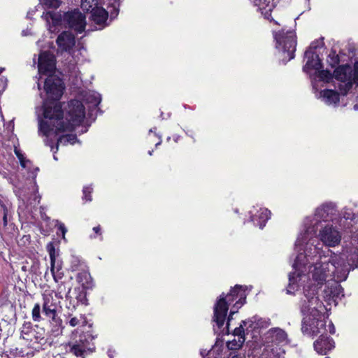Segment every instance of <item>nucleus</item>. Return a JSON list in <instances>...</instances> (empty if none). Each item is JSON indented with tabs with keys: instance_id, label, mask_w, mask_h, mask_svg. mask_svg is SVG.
Masks as SVG:
<instances>
[{
	"instance_id": "obj_1",
	"label": "nucleus",
	"mask_w": 358,
	"mask_h": 358,
	"mask_svg": "<svg viewBox=\"0 0 358 358\" xmlns=\"http://www.w3.org/2000/svg\"><path fill=\"white\" fill-rule=\"evenodd\" d=\"M352 233L351 240L345 243L341 254L334 253L330 257L322 255L320 249L309 242L303 244V249L295 250L298 253L293 264L294 272L289 275V284L287 287V294H294L299 287V282L307 284L304 289L310 287L315 289V296H317L319 287L323 284L336 280L345 281L351 269L358 266V229Z\"/></svg>"
},
{
	"instance_id": "obj_28",
	"label": "nucleus",
	"mask_w": 358,
	"mask_h": 358,
	"mask_svg": "<svg viewBox=\"0 0 358 358\" xmlns=\"http://www.w3.org/2000/svg\"><path fill=\"white\" fill-rule=\"evenodd\" d=\"M327 62L331 66H334L339 62L338 55L336 54V51L331 50L328 55Z\"/></svg>"
},
{
	"instance_id": "obj_10",
	"label": "nucleus",
	"mask_w": 358,
	"mask_h": 358,
	"mask_svg": "<svg viewBox=\"0 0 358 358\" xmlns=\"http://www.w3.org/2000/svg\"><path fill=\"white\" fill-rule=\"evenodd\" d=\"M276 48L282 52V60L287 62L294 57L296 46V36L293 30L282 29L274 33Z\"/></svg>"
},
{
	"instance_id": "obj_24",
	"label": "nucleus",
	"mask_w": 358,
	"mask_h": 358,
	"mask_svg": "<svg viewBox=\"0 0 358 358\" xmlns=\"http://www.w3.org/2000/svg\"><path fill=\"white\" fill-rule=\"evenodd\" d=\"M84 101L90 104V108H96L101 101V95L94 91L86 92L83 95Z\"/></svg>"
},
{
	"instance_id": "obj_26",
	"label": "nucleus",
	"mask_w": 358,
	"mask_h": 358,
	"mask_svg": "<svg viewBox=\"0 0 358 358\" xmlns=\"http://www.w3.org/2000/svg\"><path fill=\"white\" fill-rule=\"evenodd\" d=\"M69 319L67 323L72 327H75L80 324L85 325L86 324L85 317L81 314L77 316H73L72 315H69Z\"/></svg>"
},
{
	"instance_id": "obj_46",
	"label": "nucleus",
	"mask_w": 358,
	"mask_h": 358,
	"mask_svg": "<svg viewBox=\"0 0 358 358\" xmlns=\"http://www.w3.org/2000/svg\"><path fill=\"white\" fill-rule=\"evenodd\" d=\"M203 354H204V352H201V355L202 356H204V355H203Z\"/></svg>"
},
{
	"instance_id": "obj_45",
	"label": "nucleus",
	"mask_w": 358,
	"mask_h": 358,
	"mask_svg": "<svg viewBox=\"0 0 358 358\" xmlns=\"http://www.w3.org/2000/svg\"><path fill=\"white\" fill-rule=\"evenodd\" d=\"M203 354H204V352H201V355L202 356H204V355H203Z\"/></svg>"
},
{
	"instance_id": "obj_15",
	"label": "nucleus",
	"mask_w": 358,
	"mask_h": 358,
	"mask_svg": "<svg viewBox=\"0 0 358 358\" xmlns=\"http://www.w3.org/2000/svg\"><path fill=\"white\" fill-rule=\"evenodd\" d=\"M252 326L253 322L252 321H243L241 324L234 330L233 335L234 338L232 341L227 342V348L231 350L240 349L245 341V331L243 329L244 327H246V331H248L249 328H255V327Z\"/></svg>"
},
{
	"instance_id": "obj_6",
	"label": "nucleus",
	"mask_w": 358,
	"mask_h": 358,
	"mask_svg": "<svg viewBox=\"0 0 358 358\" xmlns=\"http://www.w3.org/2000/svg\"><path fill=\"white\" fill-rule=\"evenodd\" d=\"M246 287L236 285L230 292L224 295L222 294L214 306V321L219 328L222 327L225 322L229 306L234 301L235 303L228 317L227 324V332L229 331V322L232 320V315L237 313L238 310L245 303L247 296Z\"/></svg>"
},
{
	"instance_id": "obj_14",
	"label": "nucleus",
	"mask_w": 358,
	"mask_h": 358,
	"mask_svg": "<svg viewBox=\"0 0 358 358\" xmlns=\"http://www.w3.org/2000/svg\"><path fill=\"white\" fill-rule=\"evenodd\" d=\"M45 331L43 328L31 324H24L21 330V338L27 341H33L43 345L45 343Z\"/></svg>"
},
{
	"instance_id": "obj_16",
	"label": "nucleus",
	"mask_w": 358,
	"mask_h": 358,
	"mask_svg": "<svg viewBox=\"0 0 358 358\" xmlns=\"http://www.w3.org/2000/svg\"><path fill=\"white\" fill-rule=\"evenodd\" d=\"M64 20L69 26L78 33L85 30L86 22L85 17L78 10L69 12L64 15Z\"/></svg>"
},
{
	"instance_id": "obj_2",
	"label": "nucleus",
	"mask_w": 358,
	"mask_h": 358,
	"mask_svg": "<svg viewBox=\"0 0 358 358\" xmlns=\"http://www.w3.org/2000/svg\"><path fill=\"white\" fill-rule=\"evenodd\" d=\"M38 69L41 77L48 76L44 83L47 99L41 108L44 119L38 117L39 134L45 137L44 142L52 150L54 142L57 141L55 153L59 145H65L67 143L73 145L77 141L76 135L62 134L73 131L83 122L85 117V107L82 102L71 100L66 108L64 120L61 105L57 102L62 97L64 87L62 80L53 75L56 69L55 56L49 52H42L38 58Z\"/></svg>"
},
{
	"instance_id": "obj_33",
	"label": "nucleus",
	"mask_w": 358,
	"mask_h": 358,
	"mask_svg": "<svg viewBox=\"0 0 358 358\" xmlns=\"http://www.w3.org/2000/svg\"><path fill=\"white\" fill-rule=\"evenodd\" d=\"M56 226L58 227L59 230L62 232V238L64 239L65 234L67 231L66 227L64 226V224L63 223L59 222L58 220H57Z\"/></svg>"
},
{
	"instance_id": "obj_20",
	"label": "nucleus",
	"mask_w": 358,
	"mask_h": 358,
	"mask_svg": "<svg viewBox=\"0 0 358 358\" xmlns=\"http://www.w3.org/2000/svg\"><path fill=\"white\" fill-rule=\"evenodd\" d=\"M57 43L61 51L69 52L75 45V37L71 32L64 31L57 37Z\"/></svg>"
},
{
	"instance_id": "obj_22",
	"label": "nucleus",
	"mask_w": 358,
	"mask_h": 358,
	"mask_svg": "<svg viewBox=\"0 0 358 358\" xmlns=\"http://www.w3.org/2000/svg\"><path fill=\"white\" fill-rule=\"evenodd\" d=\"M334 348V341L326 336L325 334L320 336V338L314 343L315 350L320 354H326Z\"/></svg>"
},
{
	"instance_id": "obj_41",
	"label": "nucleus",
	"mask_w": 358,
	"mask_h": 358,
	"mask_svg": "<svg viewBox=\"0 0 358 358\" xmlns=\"http://www.w3.org/2000/svg\"><path fill=\"white\" fill-rule=\"evenodd\" d=\"M3 221H4L5 223H6V222H7V220H6V215H4Z\"/></svg>"
},
{
	"instance_id": "obj_17",
	"label": "nucleus",
	"mask_w": 358,
	"mask_h": 358,
	"mask_svg": "<svg viewBox=\"0 0 358 358\" xmlns=\"http://www.w3.org/2000/svg\"><path fill=\"white\" fill-rule=\"evenodd\" d=\"M43 312L48 318L55 320L59 303L56 295L54 296L52 294L46 293L43 294Z\"/></svg>"
},
{
	"instance_id": "obj_13",
	"label": "nucleus",
	"mask_w": 358,
	"mask_h": 358,
	"mask_svg": "<svg viewBox=\"0 0 358 358\" xmlns=\"http://www.w3.org/2000/svg\"><path fill=\"white\" fill-rule=\"evenodd\" d=\"M93 340L94 337L89 333L80 335L79 340L70 345V351L77 357L83 356L87 352H92L94 350Z\"/></svg>"
},
{
	"instance_id": "obj_40",
	"label": "nucleus",
	"mask_w": 358,
	"mask_h": 358,
	"mask_svg": "<svg viewBox=\"0 0 358 358\" xmlns=\"http://www.w3.org/2000/svg\"><path fill=\"white\" fill-rule=\"evenodd\" d=\"M155 129H156L155 128L150 129V131H149V132H150V133H151V132H155Z\"/></svg>"
},
{
	"instance_id": "obj_25",
	"label": "nucleus",
	"mask_w": 358,
	"mask_h": 358,
	"mask_svg": "<svg viewBox=\"0 0 358 358\" xmlns=\"http://www.w3.org/2000/svg\"><path fill=\"white\" fill-rule=\"evenodd\" d=\"M76 280L80 283L84 289L92 287V281L90 273L83 271L78 273Z\"/></svg>"
},
{
	"instance_id": "obj_9",
	"label": "nucleus",
	"mask_w": 358,
	"mask_h": 358,
	"mask_svg": "<svg viewBox=\"0 0 358 358\" xmlns=\"http://www.w3.org/2000/svg\"><path fill=\"white\" fill-rule=\"evenodd\" d=\"M305 57L307 58V62L303 69L310 75L313 87L316 88V83H329L332 78L331 73L329 71L322 70V64L318 55L309 49L306 51Z\"/></svg>"
},
{
	"instance_id": "obj_38",
	"label": "nucleus",
	"mask_w": 358,
	"mask_h": 358,
	"mask_svg": "<svg viewBox=\"0 0 358 358\" xmlns=\"http://www.w3.org/2000/svg\"><path fill=\"white\" fill-rule=\"evenodd\" d=\"M70 291H71V288H69V290H68L67 293L66 294V298H69V295Z\"/></svg>"
},
{
	"instance_id": "obj_49",
	"label": "nucleus",
	"mask_w": 358,
	"mask_h": 358,
	"mask_svg": "<svg viewBox=\"0 0 358 358\" xmlns=\"http://www.w3.org/2000/svg\"><path fill=\"white\" fill-rule=\"evenodd\" d=\"M357 99H358V96H357Z\"/></svg>"
},
{
	"instance_id": "obj_4",
	"label": "nucleus",
	"mask_w": 358,
	"mask_h": 358,
	"mask_svg": "<svg viewBox=\"0 0 358 358\" xmlns=\"http://www.w3.org/2000/svg\"><path fill=\"white\" fill-rule=\"evenodd\" d=\"M315 290L310 287L305 288L304 297L301 298L300 302V310L303 316L301 330L311 336L318 334L323 336L328 331L324 320L327 308L318 296H315ZM328 327L330 334L335 333V327L331 322Z\"/></svg>"
},
{
	"instance_id": "obj_18",
	"label": "nucleus",
	"mask_w": 358,
	"mask_h": 358,
	"mask_svg": "<svg viewBox=\"0 0 358 358\" xmlns=\"http://www.w3.org/2000/svg\"><path fill=\"white\" fill-rule=\"evenodd\" d=\"M249 213L250 215L251 221H252L255 224L259 226L260 229H262L265 226L271 214L267 208H258L257 206H253L249 211Z\"/></svg>"
},
{
	"instance_id": "obj_39",
	"label": "nucleus",
	"mask_w": 358,
	"mask_h": 358,
	"mask_svg": "<svg viewBox=\"0 0 358 358\" xmlns=\"http://www.w3.org/2000/svg\"><path fill=\"white\" fill-rule=\"evenodd\" d=\"M354 109H355V110H358V104H355V105L354 106Z\"/></svg>"
},
{
	"instance_id": "obj_11",
	"label": "nucleus",
	"mask_w": 358,
	"mask_h": 358,
	"mask_svg": "<svg viewBox=\"0 0 358 358\" xmlns=\"http://www.w3.org/2000/svg\"><path fill=\"white\" fill-rule=\"evenodd\" d=\"M317 239L323 245L328 248H335L340 245L342 239L341 231L333 224H326L318 227Z\"/></svg>"
},
{
	"instance_id": "obj_5",
	"label": "nucleus",
	"mask_w": 358,
	"mask_h": 358,
	"mask_svg": "<svg viewBox=\"0 0 358 358\" xmlns=\"http://www.w3.org/2000/svg\"><path fill=\"white\" fill-rule=\"evenodd\" d=\"M334 75V86L338 87L339 92L329 89L319 90L318 83H316V88H313L317 99L328 106H336L341 96L347 95L354 84L358 85V62L354 64L353 69L348 64L338 66Z\"/></svg>"
},
{
	"instance_id": "obj_36",
	"label": "nucleus",
	"mask_w": 358,
	"mask_h": 358,
	"mask_svg": "<svg viewBox=\"0 0 358 358\" xmlns=\"http://www.w3.org/2000/svg\"><path fill=\"white\" fill-rule=\"evenodd\" d=\"M115 352V351H113L111 349H109L108 351V355L110 358H113V353Z\"/></svg>"
},
{
	"instance_id": "obj_31",
	"label": "nucleus",
	"mask_w": 358,
	"mask_h": 358,
	"mask_svg": "<svg viewBox=\"0 0 358 358\" xmlns=\"http://www.w3.org/2000/svg\"><path fill=\"white\" fill-rule=\"evenodd\" d=\"M83 199H85L87 201H90L92 200L91 193L92 192V188L91 187H85L83 188Z\"/></svg>"
},
{
	"instance_id": "obj_19",
	"label": "nucleus",
	"mask_w": 358,
	"mask_h": 358,
	"mask_svg": "<svg viewBox=\"0 0 358 358\" xmlns=\"http://www.w3.org/2000/svg\"><path fill=\"white\" fill-rule=\"evenodd\" d=\"M48 250L51 263L50 271L55 281L57 282L59 280L62 279L63 276L62 272L60 271L62 269V264L59 262H57L55 257V250L52 244H50L48 246Z\"/></svg>"
},
{
	"instance_id": "obj_27",
	"label": "nucleus",
	"mask_w": 358,
	"mask_h": 358,
	"mask_svg": "<svg viewBox=\"0 0 358 358\" xmlns=\"http://www.w3.org/2000/svg\"><path fill=\"white\" fill-rule=\"evenodd\" d=\"M15 153L20 160L22 167L27 169L29 171H30L31 162L26 159L24 155L22 154L21 151L17 148H15Z\"/></svg>"
},
{
	"instance_id": "obj_8",
	"label": "nucleus",
	"mask_w": 358,
	"mask_h": 358,
	"mask_svg": "<svg viewBox=\"0 0 358 358\" xmlns=\"http://www.w3.org/2000/svg\"><path fill=\"white\" fill-rule=\"evenodd\" d=\"M264 358H285L283 347L289 343L287 334L278 327L271 328L263 336Z\"/></svg>"
},
{
	"instance_id": "obj_29",
	"label": "nucleus",
	"mask_w": 358,
	"mask_h": 358,
	"mask_svg": "<svg viewBox=\"0 0 358 358\" xmlns=\"http://www.w3.org/2000/svg\"><path fill=\"white\" fill-rule=\"evenodd\" d=\"M32 318L35 322H40L41 320V306L39 303H36L32 309Z\"/></svg>"
},
{
	"instance_id": "obj_37",
	"label": "nucleus",
	"mask_w": 358,
	"mask_h": 358,
	"mask_svg": "<svg viewBox=\"0 0 358 358\" xmlns=\"http://www.w3.org/2000/svg\"><path fill=\"white\" fill-rule=\"evenodd\" d=\"M159 141L156 143V147H157L162 143L161 137H159Z\"/></svg>"
},
{
	"instance_id": "obj_48",
	"label": "nucleus",
	"mask_w": 358,
	"mask_h": 358,
	"mask_svg": "<svg viewBox=\"0 0 358 358\" xmlns=\"http://www.w3.org/2000/svg\"><path fill=\"white\" fill-rule=\"evenodd\" d=\"M324 358H330V357H324Z\"/></svg>"
},
{
	"instance_id": "obj_44",
	"label": "nucleus",
	"mask_w": 358,
	"mask_h": 358,
	"mask_svg": "<svg viewBox=\"0 0 358 358\" xmlns=\"http://www.w3.org/2000/svg\"><path fill=\"white\" fill-rule=\"evenodd\" d=\"M54 159H55V160H57V158L56 157V156H55V155H54Z\"/></svg>"
},
{
	"instance_id": "obj_7",
	"label": "nucleus",
	"mask_w": 358,
	"mask_h": 358,
	"mask_svg": "<svg viewBox=\"0 0 358 358\" xmlns=\"http://www.w3.org/2000/svg\"><path fill=\"white\" fill-rule=\"evenodd\" d=\"M120 0H81V8L90 13V20L101 29L108 25L109 13L111 17L118 13Z\"/></svg>"
},
{
	"instance_id": "obj_32",
	"label": "nucleus",
	"mask_w": 358,
	"mask_h": 358,
	"mask_svg": "<svg viewBox=\"0 0 358 358\" xmlns=\"http://www.w3.org/2000/svg\"><path fill=\"white\" fill-rule=\"evenodd\" d=\"M77 300L81 303L82 304H87V298H86V292L84 291L80 292V293L77 296Z\"/></svg>"
},
{
	"instance_id": "obj_43",
	"label": "nucleus",
	"mask_w": 358,
	"mask_h": 358,
	"mask_svg": "<svg viewBox=\"0 0 358 358\" xmlns=\"http://www.w3.org/2000/svg\"><path fill=\"white\" fill-rule=\"evenodd\" d=\"M38 90H40V89H41V85H40V83H38Z\"/></svg>"
},
{
	"instance_id": "obj_42",
	"label": "nucleus",
	"mask_w": 358,
	"mask_h": 358,
	"mask_svg": "<svg viewBox=\"0 0 358 358\" xmlns=\"http://www.w3.org/2000/svg\"><path fill=\"white\" fill-rule=\"evenodd\" d=\"M152 152H153L152 150V151H149V152H148V154H149L150 155H152Z\"/></svg>"
},
{
	"instance_id": "obj_23",
	"label": "nucleus",
	"mask_w": 358,
	"mask_h": 358,
	"mask_svg": "<svg viewBox=\"0 0 358 358\" xmlns=\"http://www.w3.org/2000/svg\"><path fill=\"white\" fill-rule=\"evenodd\" d=\"M42 17L47 22L48 29L51 32L56 31V27L60 24V16L54 12H46Z\"/></svg>"
},
{
	"instance_id": "obj_34",
	"label": "nucleus",
	"mask_w": 358,
	"mask_h": 358,
	"mask_svg": "<svg viewBox=\"0 0 358 358\" xmlns=\"http://www.w3.org/2000/svg\"><path fill=\"white\" fill-rule=\"evenodd\" d=\"M317 234H316L314 236V238H313V240H312V241H310L309 242V243H310V244L311 243H315V242L317 241ZM313 245H315V244H313ZM318 245H320V243H317V245H315V246H317V247L320 249V250L321 251V255H322L323 251H322V250L318 247Z\"/></svg>"
},
{
	"instance_id": "obj_30",
	"label": "nucleus",
	"mask_w": 358,
	"mask_h": 358,
	"mask_svg": "<svg viewBox=\"0 0 358 358\" xmlns=\"http://www.w3.org/2000/svg\"><path fill=\"white\" fill-rule=\"evenodd\" d=\"M41 3L48 8H57L60 5L59 0H40Z\"/></svg>"
},
{
	"instance_id": "obj_47",
	"label": "nucleus",
	"mask_w": 358,
	"mask_h": 358,
	"mask_svg": "<svg viewBox=\"0 0 358 358\" xmlns=\"http://www.w3.org/2000/svg\"><path fill=\"white\" fill-rule=\"evenodd\" d=\"M34 64H36V59L34 58Z\"/></svg>"
},
{
	"instance_id": "obj_21",
	"label": "nucleus",
	"mask_w": 358,
	"mask_h": 358,
	"mask_svg": "<svg viewBox=\"0 0 358 358\" xmlns=\"http://www.w3.org/2000/svg\"><path fill=\"white\" fill-rule=\"evenodd\" d=\"M250 1L257 8V10L261 12L266 19H270L271 12L275 7L273 0H250Z\"/></svg>"
},
{
	"instance_id": "obj_12",
	"label": "nucleus",
	"mask_w": 358,
	"mask_h": 358,
	"mask_svg": "<svg viewBox=\"0 0 358 358\" xmlns=\"http://www.w3.org/2000/svg\"><path fill=\"white\" fill-rule=\"evenodd\" d=\"M340 282L332 280L324 283L325 287L323 290V298L329 305L334 303L336 306L338 301L344 296L343 288L339 285Z\"/></svg>"
},
{
	"instance_id": "obj_35",
	"label": "nucleus",
	"mask_w": 358,
	"mask_h": 358,
	"mask_svg": "<svg viewBox=\"0 0 358 358\" xmlns=\"http://www.w3.org/2000/svg\"><path fill=\"white\" fill-rule=\"evenodd\" d=\"M93 231L96 233V234H99L101 231V228L99 226H97V227H94L93 228Z\"/></svg>"
},
{
	"instance_id": "obj_3",
	"label": "nucleus",
	"mask_w": 358,
	"mask_h": 358,
	"mask_svg": "<svg viewBox=\"0 0 358 358\" xmlns=\"http://www.w3.org/2000/svg\"><path fill=\"white\" fill-rule=\"evenodd\" d=\"M338 215L336 206L332 202L324 203L318 206L314 214L304 219L302 229L296 240V248L303 249V244L313 240L318 227L324 226V223L329 222L336 223ZM338 222L339 225L345 230L350 229L358 222V213H354L350 208H344Z\"/></svg>"
}]
</instances>
